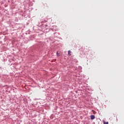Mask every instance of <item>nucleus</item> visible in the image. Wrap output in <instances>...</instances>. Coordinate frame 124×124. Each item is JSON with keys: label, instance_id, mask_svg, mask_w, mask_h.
Masks as SVG:
<instances>
[{"label": "nucleus", "instance_id": "f03ea898", "mask_svg": "<svg viewBox=\"0 0 124 124\" xmlns=\"http://www.w3.org/2000/svg\"><path fill=\"white\" fill-rule=\"evenodd\" d=\"M68 55H69V56H71V51L68 50Z\"/></svg>", "mask_w": 124, "mask_h": 124}, {"label": "nucleus", "instance_id": "20e7f679", "mask_svg": "<svg viewBox=\"0 0 124 124\" xmlns=\"http://www.w3.org/2000/svg\"><path fill=\"white\" fill-rule=\"evenodd\" d=\"M104 124H109L108 122H106L105 121H104Z\"/></svg>", "mask_w": 124, "mask_h": 124}, {"label": "nucleus", "instance_id": "7ed1b4c3", "mask_svg": "<svg viewBox=\"0 0 124 124\" xmlns=\"http://www.w3.org/2000/svg\"><path fill=\"white\" fill-rule=\"evenodd\" d=\"M57 57H60V53H59L58 51L57 52Z\"/></svg>", "mask_w": 124, "mask_h": 124}, {"label": "nucleus", "instance_id": "f257e3e1", "mask_svg": "<svg viewBox=\"0 0 124 124\" xmlns=\"http://www.w3.org/2000/svg\"><path fill=\"white\" fill-rule=\"evenodd\" d=\"M91 120H94V119H95V116H94V115H91Z\"/></svg>", "mask_w": 124, "mask_h": 124}]
</instances>
